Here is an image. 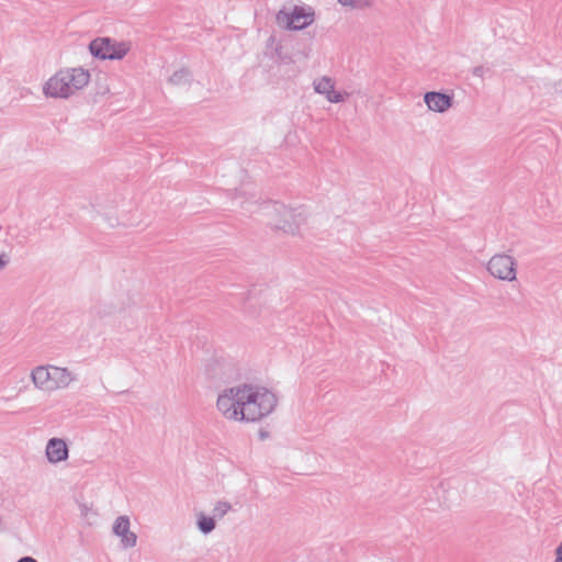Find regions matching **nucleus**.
<instances>
[{"label": "nucleus", "mask_w": 562, "mask_h": 562, "mask_svg": "<svg viewBox=\"0 0 562 562\" xmlns=\"http://www.w3.org/2000/svg\"><path fill=\"white\" fill-rule=\"evenodd\" d=\"M277 404V395L267 386L240 382L217 393L215 411L228 423L256 424L271 415Z\"/></svg>", "instance_id": "nucleus-1"}, {"label": "nucleus", "mask_w": 562, "mask_h": 562, "mask_svg": "<svg viewBox=\"0 0 562 562\" xmlns=\"http://www.w3.org/2000/svg\"><path fill=\"white\" fill-rule=\"evenodd\" d=\"M259 214L267 226L288 236H299L307 224L310 207L299 202L269 201L260 205Z\"/></svg>", "instance_id": "nucleus-2"}, {"label": "nucleus", "mask_w": 562, "mask_h": 562, "mask_svg": "<svg viewBox=\"0 0 562 562\" xmlns=\"http://www.w3.org/2000/svg\"><path fill=\"white\" fill-rule=\"evenodd\" d=\"M91 78V71L83 66L63 67L43 83L42 92L46 98L67 100L88 88Z\"/></svg>", "instance_id": "nucleus-3"}, {"label": "nucleus", "mask_w": 562, "mask_h": 562, "mask_svg": "<svg viewBox=\"0 0 562 562\" xmlns=\"http://www.w3.org/2000/svg\"><path fill=\"white\" fill-rule=\"evenodd\" d=\"M30 379L37 391L52 394L69 387L76 381V374L65 367L41 364L31 370Z\"/></svg>", "instance_id": "nucleus-4"}, {"label": "nucleus", "mask_w": 562, "mask_h": 562, "mask_svg": "<svg viewBox=\"0 0 562 562\" xmlns=\"http://www.w3.org/2000/svg\"><path fill=\"white\" fill-rule=\"evenodd\" d=\"M276 19L282 29L301 31L313 24L315 11L307 4H289L278 12Z\"/></svg>", "instance_id": "nucleus-5"}, {"label": "nucleus", "mask_w": 562, "mask_h": 562, "mask_svg": "<svg viewBox=\"0 0 562 562\" xmlns=\"http://www.w3.org/2000/svg\"><path fill=\"white\" fill-rule=\"evenodd\" d=\"M131 50L128 41L98 37L90 42V54L100 60H122Z\"/></svg>", "instance_id": "nucleus-6"}, {"label": "nucleus", "mask_w": 562, "mask_h": 562, "mask_svg": "<svg viewBox=\"0 0 562 562\" xmlns=\"http://www.w3.org/2000/svg\"><path fill=\"white\" fill-rule=\"evenodd\" d=\"M517 260L509 254H494L486 262V270L491 277L505 282L517 280Z\"/></svg>", "instance_id": "nucleus-7"}, {"label": "nucleus", "mask_w": 562, "mask_h": 562, "mask_svg": "<svg viewBox=\"0 0 562 562\" xmlns=\"http://www.w3.org/2000/svg\"><path fill=\"white\" fill-rule=\"evenodd\" d=\"M312 88L316 94L323 97L327 102L333 104L344 103L350 97L348 92L337 89L336 79L328 75H322L314 78Z\"/></svg>", "instance_id": "nucleus-8"}, {"label": "nucleus", "mask_w": 562, "mask_h": 562, "mask_svg": "<svg viewBox=\"0 0 562 562\" xmlns=\"http://www.w3.org/2000/svg\"><path fill=\"white\" fill-rule=\"evenodd\" d=\"M113 536L119 539V543L123 549H133L136 547L138 541L137 533L132 530V521L130 516L120 515L117 516L111 527Z\"/></svg>", "instance_id": "nucleus-9"}, {"label": "nucleus", "mask_w": 562, "mask_h": 562, "mask_svg": "<svg viewBox=\"0 0 562 562\" xmlns=\"http://www.w3.org/2000/svg\"><path fill=\"white\" fill-rule=\"evenodd\" d=\"M45 458L52 465L65 463L69 459V447L64 438H49L45 445Z\"/></svg>", "instance_id": "nucleus-10"}, {"label": "nucleus", "mask_w": 562, "mask_h": 562, "mask_svg": "<svg viewBox=\"0 0 562 562\" xmlns=\"http://www.w3.org/2000/svg\"><path fill=\"white\" fill-rule=\"evenodd\" d=\"M424 102L428 111L443 114L452 108L453 98L443 92L429 91L424 94Z\"/></svg>", "instance_id": "nucleus-11"}, {"label": "nucleus", "mask_w": 562, "mask_h": 562, "mask_svg": "<svg viewBox=\"0 0 562 562\" xmlns=\"http://www.w3.org/2000/svg\"><path fill=\"white\" fill-rule=\"evenodd\" d=\"M195 525L202 535L207 536L215 530L216 520L212 515H209L203 510H199L195 513Z\"/></svg>", "instance_id": "nucleus-12"}, {"label": "nucleus", "mask_w": 562, "mask_h": 562, "mask_svg": "<svg viewBox=\"0 0 562 562\" xmlns=\"http://www.w3.org/2000/svg\"><path fill=\"white\" fill-rule=\"evenodd\" d=\"M192 75L186 68L177 69L169 77L168 82L175 87H187L191 83Z\"/></svg>", "instance_id": "nucleus-13"}, {"label": "nucleus", "mask_w": 562, "mask_h": 562, "mask_svg": "<svg viewBox=\"0 0 562 562\" xmlns=\"http://www.w3.org/2000/svg\"><path fill=\"white\" fill-rule=\"evenodd\" d=\"M225 371V361L220 358H212L205 363V373L210 378H222Z\"/></svg>", "instance_id": "nucleus-14"}, {"label": "nucleus", "mask_w": 562, "mask_h": 562, "mask_svg": "<svg viewBox=\"0 0 562 562\" xmlns=\"http://www.w3.org/2000/svg\"><path fill=\"white\" fill-rule=\"evenodd\" d=\"M337 2L349 10L363 11L373 7L374 0H337Z\"/></svg>", "instance_id": "nucleus-15"}, {"label": "nucleus", "mask_w": 562, "mask_h": 562, "mask_svg": "<svg viewBox=\"0 0 562 562\" xmlns=\"http://www.w3.org/2000/svg\"><path fill=\"white\" fill-rule=\"evenodd\" d=\"M232 510V505L227 501L220 499L213 505V517L216 519H222Z\"/></svg>", "instance_id": "nucleus-16"}, {"label": "nucleus", "mask_w": 562, "mask_h": 562, "mask_svg": "<svg viewBox=\"0 0 562 562\" xmlns=\"http://www.w3.org/2000/svg\"><path fill=\"white\" fill-rule=\"evenodd\" d=\"M10 262V255L7 251H0V272L7 268Z\"/></svg>", "instance_id": "nucleus-17"}, {"label": "nucleus", "mask_w": 562, "mask_h": 562, "mask_svg": "<svg viewBox=\"0 0 562 562\" xmlns=\"http://www.w3.org/2000/svg\"><path fill=\"white\" fill-rule=\"evenodd\" d=\"M109 224L111 227H116V226H134L137 223L133 222V221H128V220H123V221L114 220V221H111Z\"/></svg>", "instance_id": "nucleus-18"}, {"label": "nucleus", "mask_w": 562, "mask_h": 562, "mask_svg": "<svg viewBox=\"0 0 562 562\" xmlns=\"http://www.w3.org/2000/svg\"><path fill=\"white\" fill-rule=\"evenodd\" d=\"M555 562H562V543L555 549Z\"/></svg>", "instance_id": "nucleus-19"}, {"label": "nucleus", "mask_w": 562, "mask_h": 562, "mask_svg": "<svg viewBox=\"0 0 562 562\" xmlns=\"http://www.w3.org/2000/svg\"><path fill=\"white\" fill-rule=\"evenodd\" d=\"M16 562H37V560L32 557H23L19 559Z\"/></svg>", "instance_id": "nucleus-20"}, {"label": "nucleus", "mask_w": 562, "mask_h": 562, "mask_svg": "<svg viewBox=\"0 0 562 562\" xmlns=\"http://www.w3.org/2000/svg\"><path fill=\"white\" fill-rule=\"evenodd\" d=\"M481 70H482V68H475V69H474V75H480V74H481Z\"/></svg>", "instance_id": "nucleus-21"}]
</instances>
